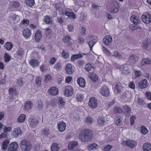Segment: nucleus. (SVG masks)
I'll return each mask as SVG.
<instances>
[{
	"instance_id": "f257e3e1",
	"label": "nucleus",
	"mask_w": 151,
	"mask_h": 151,
	"mask_svg": "<svg viewBox=\"0 0 151 151\" xmlns=\"http://www.w3.org/2000/svg\"><path fill=\"white\" fill-rule=\"evenodd\" d=\"M93 135V132L91 130L89 129L82 130L80 133L79 138L83 142H88L92 140Z\"/></svg>"
},
{
	"instance_id": "f03ea898",
	"label": "nucleus",
	"mask_w": 151,
	"mask_h": 151,
	"mask_svg": "<svg viewBox=\"0 0 151 151\" xmlns=\"http://www.w3.org/2000/svg\"><path fill=\"white\" fill-rule=\"evenodd\" d=\"M20 146L22 151H29L32 147L31 142L26 139L22 140L21 142Z\"/></svg>"
},
{
	"instance_id": "7ed1b4c3",
	"label": "nucleus",
	"mask_w": 151,
	"mask_h": 151,
	"mask_svg": "<svg viewBox=\"0 0 151 151\" xmlns=\"http://www.w3.org/2000/svg\"><path fill=\"white\" fill-rule=\"evenodd\" d=\"M141 18L142 21L146 24H150L151 22V15L149 12L144 13Z\"/></svg>"
},
{
	"instance_id": "20e7f679",
	"label": "nucleus",
	"mask_w": 151,
	"mask_h": 151,
	"mask_svg": "<svg viewBox=\"0 0 151 151\" xmlns=\"http://www.w3.org/2000/svg\"><path fill=\"white\" fill-rule=\"evenodd\" d=\"M138 57L134 54L130 55L128 58V62L130 64H134L138 60Z\"/></svg>"
},
{
	"instance_id": "39448f33",
	"label": "nucleus",
	"mask_w": 151,
	"mask_h": 151,
	"mask_svg": "<svg viewBox=\"0 0 151 151\" xmlns=\"http://www.w3.org/2000/svg\"><path fill=\"white\" fill-rule=\"evenodd\" d=\"M123 144L130 148H133L137 144L135 141L132 140L124 141L122 142Z\"/></svg>"
},
{
	"instance_id": "423d86ee",
	"label": "nucleus",
	"mask_w": 151,
	"mask_h": 151,
	"mask_svg": "<svg viewBox=\"0 0 151 151\" xmlns=\"http://www.w3.org/2000/svg\"><path fill=\"white\" fill-rule=\"evenodd\" d=\"M88 104L92 108H96L98 105L97 99L95 97H91L89 99Z\"/></svg>"
},
{
	"instance_id": "0eeeda50",
	"label": "nucleus",
	"mask_w": 151,
	"mask_h": 151,
	"mask_svg": "<svg viewBox=\"0 0 151 151\" xmlns=\"http://www.w3.org/2000/svg\"><path fill=\"white\" fill-rule=\"evenodd\" d=\"M19 146L16 142L11 143L8 146V151H18Z\"/></svg>"
},
{
	"instance_id": "6e6552de",
	"label": "nucleus",
	"mask_w": 151,
	"mask_h": 151,
	"mask_svg": "<svg viewBox=\"0 0 151 151\" xmlns=\"http://www.w3.org/2000/svg\"><path fill=\"white\" fill-rule=\"evenodd\" d=\"M73 93V91L72 87L70 86H68L65 87L64 91L65 95L67 97L71 96Z\"/></svg>"
},
{
	"instance_id": "1a4fd4ad",
	"label": "nucleus",
	"mask_w": 151,
	"mask_h": 151,
	"mask_svg": "<svg viewBox=\"0 0 151 151\" xmlns=\"http://www.w3.org/2000/svg\"><path fill=\"white\" fill-rule=\"evenodd\" d=\"M100 92L102 96L106 97L108 96L109 94V90L108 87L106 86H104L101 88Z\"/></svg>"
},
{
	"instance_id": "9d476101",
	"label": "nucleus",
	"mask_w": 151,
	"mask_h": 151,
	"mask_svg": "<svg viewBox=\"0 0 151 151\" xmlns=\"http://www.w3.org/2000/svg\"><path fill=\"white\" fill-rule=\"evenodd\" d=\"M119 8V6L118 3L114 1L113 2L110 12L112 13H116L118 12Z\"/></svg>"
},
{
	"instance_id": "9b49d317",
	"label": "nucleus",
	"mask_w": 151,
	"mask_h": 151,
	"mask_svg": "<svg viewBox=\"0 0 151 151\" xmlns=\"http://www.w3.org/2000/svg\"><path fill=\"white\" fill-rule=\"evenodd\" d=\"M29 124L32 127H35L39 123L38 120L36 118H30L29 120Z\"/></svg>"
},
{
	"instance_id": "f8f14e48",
	"label": "nucleus",
	"mask_w": 151,
	"mask_h": 151,
	"mask_svg": "<svg viewBox=\"0 0 151 151\" xmlns=\"http://www.w3.org/2000/svg\"><path fill=\"white\" fill-rule=\"evenodd\" d=\"M112 37L109 35H106L103 39V42L104 44L108 46L110 44L112 41Z\"/></svg>"
},
{
	"instance_id": "ddd939ff",
	"label": "nucleus",
	"mask_w": 151,
	"mask_h": 151,
	"mask_svg": "<svg viewBox=\"0 0 151 151\" xmlns=\"http://www.w3.org/2000/svg\"><path fill=\"white\" fill-rule=\"evenodd\" d=\"M22 131L19 128H15L12 133V134L13 137L16 138L21 134L22 133Z\"/></svg>"
},
{
	"instance_id": "4468645a",
	"label": "nucleus",
	"mask_w": 151,
	"mask_h": 151,
	"mask_svg": "<svg viewBox=\"0 0 151 151\" xmlns=\"http://www.w3.org/2000/svg\"><path fill=\"white\" fill-rule=\"evenodd\" d=\"M138 86L141 89H144L147 87V81L146 79H144L142 81H139L138 83Z\"/></svg>"
},
{
	"instance_id": "2eb2a0df",
	"label": "nucleus",
	"mask_w": 151,
	"mask_h": 151,
	"mask_svg": "<svg viewBox=\"0 0 151 151\" xmlns=\"http://www.w3.org/2000/svg\"><path fill=\"white\" fill-rule=\"evenodd\" d=\"M123 112L124 115L127 116H129L131 112V109L127 105H124L123 106Z\"/></svg>"
},
{
	"instance_id": "dca6fc26",
	"label": "nucleus",
	"mask_w": 151,
	"mask_h": 151,
	"mask_svg": "<svg viewBox=\"0 0 151 151\" xmlns=\"http://www.w3.org/2000/svg\"><path fill=\"white\" fill-rule=\"evenodd\" d=\"M66 124L63 122H60L58 124V127L59 131L62 132L64 131L66 129Z\"/></svg>"
},
{
	"instance_id": "f3484780",
	"label": "nucleus",
	"mask_w": 151,
	"mask_h": 151,
	"mask_svg": "<svg viewBox=\"0 0 151 151\" xmlns=\"http://www.w3.org/2000/svg\"><path fill=\"white\" fill-rule=\"evenodd\" d=\"M77 82L79 86L80 87L84 88L85 86V81L82 77L78 78L77 79Z\"/></svg>"
},
{
	"instance_id": "a211bd4d",
	"label": "nucleus",
	"mask_w": 151,
	"mask_h": 151,
	"mask_svg": "<svg viewBox=\"0 0 151 151\" xmlns=\"http://www.w3.org/2000/svg\"><path fill=\"white\" fill-rule=\"evenodd\" d=\"M66 73L69 75H71L73 72V70L72 69V66L70 64H67L65 67Z\"/></svg>"
},
{
	"instance_id": "6ab92c4d",
	"label": "nucleus",
	"mask_w": 151,
	"mask_h": 151,
	"mask_svg": "<svg viewBox=\"0 0 151 151\" xmlns=\"http://www.w3.org/2000/svg\"><path fill=\"white\" fill-rule=\"evenodd\" d=\"M42 35L41 31L40 30H37L35 34V41L39 42L41 38Z\"/></svg>"
},
{
	"instance_id": "aec40b11",
	"label": "nucleus",
	"mask_w": 151,
	"mask_h": 151,
	"mask_svg": "<svg viewBox=\"0 0 151 151\" xmlns=\"http://www.w3.org/2000/svg\"><path fill=\"white\" fill-rule=\"evenodd\" d=\"M49 93L51 95H55L58 92L57 88L55 87H51L48 90Z\"/></svg>"
},
{
	"instance_id": "412c9836",
	"label": "nucleus",
	"mask_w": 151,
	"mask_h": 151,
	"mask_svg": "<svg viewBox=\"0 0 151 151\" xmlns=\"http://www.w3.org/2000/svg\"><path fill=\"white\" fill-rule=\"evenodd\" d=\"M29 63L32 67H35L39 66L40 62L36 59H32L29 60Z\"/></svg>"
},
{
	"instance_id": "4be33fe9",
	"label": "nucleus",
	"mask_w": 151,
	"mask_h": 151,
	"mask_svg": "<svg viewBox=\"0 0 151 151\" xmlns=\"http://www.w3.org/2000/svg\"><path fill=\"white\" fill-rule=\"evenodd\" d=\"M130 20L132 23L135 25L138 24L140 22L138 18L133 14L130 17Z\"/></svg>"
},
{
	"instance_id": "5701e85b",
	"label": "nucleus",
	"mask_w": 151,
	"mask_h": 151,
	"mask_svg": "<svg viewBox=\"0 0 151 151\" xmlns=\"http://www.w3.org/2000/svg\"><path fill=\"white\" fill-rule=\"evenodd\" d=\"M63 41L65 42L68 43V45H71L72 43L73 40L69 35L65 36L63 40Z\"/></svg>"
},
{
	"instance_id": "b1692460",
	"label": "nucleus",
	"mask_w": 151,
	"mask_h": 151,
	"mask_svg": "<svg viewBox=\"0 0 151 151\" xmlns=\"http://www.w3.org/2000/svg\"><path fill=\"white\" fill-rule=\"evenodd\" d=\"M23 35L24 37L27 38L31 35L30 31L28 28H26L23 31Z\"/></svg>"
},
{
	"instance_id": "393cba45",
	"label": "nucleus",
	"mask_w": 151,
	"mask_h": 151,
	"mask_svg": "<svg viewBox=\"0 0 151 151\" xmlns=\"http://www.w3.org/2000/svg\"><path fill=\"white\" fill-rule=\"evenodd\" d=\"M32 104L31 101H27L24 106V110L25 111H29L31 109Z\"/></svg>"
},
{
	"instance_id": "a878e982",
	"label": "nucleus",
	"mask_w": 151,
	"mask_h": 151,
	"mask_svg": "<svg viewBox=\"0 0 151 151\" xmlns=\"http://www.w3.org/2000/svg\"><path fill=\"white\" fill-rule=\"evenodd\" d=\"M143 150L144 151H151V144L145 143L143 146Z\"/></svg>"
},
{
	"instance_id": "bb28decb",
	"label": "nucleus",
	"mask_w": 151,
	"mask_h": 151,
	"mask_svg": "<svg viewBox=\"0 0 151 151\" xmlns=\"http://www.w3.org/2000/svg\"><path fill=\"white\" fill-rule=\"evenodd\" d=\"M85 69L86 71L91 73L93 72V68L91 64H88L85 65Z\"/></svg>"
},
{
	"instance_id": "cd10ccee",
	"label": "nucleus",
	"mask_w": 151,
	"mask_h": 151,
	"mask_svg": "<svg viewBox=\"0 0 151 151\" xmlns=\"http://www.w3.org/2000/svg\"><path fill=\"white\" fill-rule=\"evenodd\" d=\"M151 43L150 40V39H147L143 42L142 46L144 49H146L149 45Z\"/></svg>"
},
{
	"instance_id": "c85d7f7f",
	"label": "nucleus",
	"mask_w": 151,
	"mask_h": 151,
	"mask_svg": "<svg viewBox=\"0 0 151 151\" xmlns=\"http://www.w3.org/2000/svg\"><path fill=\"white\" fill-rule=\"evenodd\" d=\"M105 121V119L103 117H99L97 119V122L100 126H103L104 125Z\"/></svg>"
},
{
	"instance_id": "c756f323",
	"label": "nucleus",
	"mask_w": 151,
	"mask_h": 151,
	"mask_svg": "<svg viewBox=\"0 0 151 151\" xmlns=\"http://www.w3.org/2000/svg\"><path fill=\"white\" fill-rule=\"evenodd\" d=\"M43 21L47 24H53L52 21L48 16H45L44 19H43Z\"/></svg>"
},
{
	"instance_id": "7c9ffc66",
	"label": "nucleus",
	"mask_w": 151,
	"mask_h": 151,
	"mask_svg": "<svg viewBox=\"0 0 151 151\" xmlns=\"http://www.w3.org/2000/svg\"><path fill=\"white\" fill-rule=\"evenodd\" d=\"M115 88L119 93H121L123 91V87L120 83H116L115 85Z\"/></svg>"
},
{
	"instance_id": "2f4dec72",
	"label": "nucleus",
	"mask_w": 151,
	"mask_h": 151,
	"mask_svg": "<svg viewBox=\"0 0 151 151\" xmlns=\"http://www.w3.org/2000/svg\"><path fill=\"white\" fill-rule=\"evenodd\" d=\"M60 148L56 142L53 143L51 147V151H59Z\"/></svg>"
},
{
	"instance_id": "473e14b6",
	"label": "nucleus",
	"mask_w": 151,
	"mask_h": 151,
	"mask_svg": "<svg viewBox=\"0 0 151 151\" xmlns=\"http://www.w3.org/2000/svg\"><path fill=\"white\" fill-rule=\"evenodd\" d=\"M9 93L10 96L13 97L14 95L18 94L17 90L15 89H13L12 88H10L9 89Z\"/></svg>"
},
{
	"instance_id": "72a5a7b5",
	"label": "nucleus",
	"mask_w": 151,
	"mask_h": 151,
	"mask_svg": "<svg viewBox=\"0 0 151 151\" xmlns=\"http://www.w3.org/2000/svg\"><path fill=\"white\" fill-rule=\"evenodd\" d=\"M13 46V44L11 42H6L4 45V47L7 50H11Z\"/></svg>"
},
{
	"instance_id": "f704fd0d",
	"label": "nucleus",
	"mask_w": 151,
	"mask_h": 151,
	"mask_svg": "<svg viewBox=\"0 0 151 151\" xmlns=\"http://www.w3.org/2000/svg\"><path fill=\"white\" fill-rule=\"evenodd\" d=\"M9 142L8 140H5L2 143V146L1 149L3 150L4 151L6 150L7 146Z\"/></svg>"
},
{
	"instance_id": "c9c22d12",
	"label": "nucleus",
	"mask_w": 151,
	"mask_h": 151,
	"mask_svg": "<svg viewBox=\"0 0 151 151\" xmlns=\"http://www.w3.org/2000/svg\"><path fill=\"white\" fill-rule=\"evenodd\" d=\"M78 145V142L76 141L72 142H70L68 145V148L69 150H72L73 148L77 146Z\"/></svg>"
},
{
	"instance_id": "e433bc0d",
	"label": "nucleus",
	"mask_w": 151,
	"mask_h": 151,
	"mask_svg": "<svg viewBox=\"0 0 151 151\" xmlns=\"http://www.w3.org/2000/svg\"><path fill=\"white\" fill-rule=\"evenodd\" d=\"M83 56V55L80 54H76L73 55L71 57V61H73L82 58Z\"/></svg>"
},
{
	"instance_id": "4c0bfd02",
	"label": "nucleus",
	"mask_w": 151,
	"mask_h": 151,
	"mask_svg": "<svg viewBox=\"0 0 151 151\" xmlns=\"http://www.w3.org/2000/svg\"><path fill=\"white\" fill-rule=\"evenodd\" d=\"M16 52L17 56L21 57L22 56L24 52V50L22 48L19 47L16 51Z\"/></svg>"
},
{
	"instance_id": "58836bf2",
	"label": "nucleus",
	"mask_w": 151,
	"mask_h": 151,
	"mask_svg": "<svg viewBox=\"0 0 151 151\" xmlns=\"http://www.w3.org/2000/svg\"><path fill=\"white\" fill-rule=\"evenodd\" d=\"M65 14L70 19H74L75 18L76 15L73 12H67L65 13Z\"/></svg>"
},
{
	"instance_id": "ea45409f",
	"label": "nucleus",
	"mask_w": 151,
	"mask_h": 151,
	"mask_svg": "<svg viewBox=\"0 0 151 151\" xmlns=\"http://www.w3.org/2000/svg\"><path fill=\"white\" fill-rule=\"evenodd\" d=\"M57 102L59 106H62L65 104V102L61 97H58V99H57Z\"/></svg>"
},
{
	"instance_id": "a19ab883",
	"label": "nucleus",
	"mask_w": 151,
	"mask_h": 151,
	"mask_svg": "<svg viewBox=\"0 0 151 151\" xmlns=\"http://www.w3.org/2000/svg\"><path fill=\"white\" fill-rule=\"evenodd\" d=\"M26 118V115L24 114H21L19 116L17 119V122H23Z\"/></svg>"
},
{
	"instance_id": "79ce46f5",
	"label": "nucleus",
	"mask_w": 151,
	"mask_h": 151,
	"mask_svg": "<svg viewBox=\"0 0 151 151\" xmlns=\"http://www.w3.org/2000/svg\"><path fill=\"white\" fill-rule=\"evenodd\" d=\"M36 106L39 110L42 109L43 107V104H42V101L41 100H38L36 103Z\"/></svg>"
},
{
	"instance_id": "37998d69",
	"label": "nucleus",
	"mask_w": 151,
	"mask_h": 151,
	"mask_svg": "<svg viewBox=\"0 0 151 151\" xmlns=\"http://www.w3.org/2000/svg\"><path fill=\"white\" fill-rule=\"evenodd\" d=\"M45 33L46 36L47 37L50 38L52 35V34L51 33V29L50 28H45Z\"/></svg>"
},
{
	"instance_id": "c03bdc74",
	"label": "nucleus",
	"mask_w": 151,
	"mask_h": 151,
	"mask_svg": "<svg viewBox=\"0 0 151 151\" xmlns=\"http://www.w3.org/2000/svg\"><path fill=\"white\" fill-rule=\"evenodd\" d=\"M102 49L103 52L106 55L108 56H110L111 55V53L109 50L107 49L106 47L102 46Z\"/></svg>"
},
{
	"instance_id": "a18cd8bd",
	"label": "nucleus",
	"mask_w": 151,
	"mask_h": 151,
	"mask_svg": "<svg viewBox=\"0 0 151 151\" xmlns=\"http://www.w3.org/2000/svg\"><path fill=\"white\" fill-rule=\"evenodd\" d=\"M54 68L57 71L61 70L62 69V66L61 63L60 62L57 63L55 64Z\"/></svg>"
},
{
	"instance_id": "49530a36",
	"label": "nucleus",
	"mask_w": 151,
	"mask_h": 151,
	"mask_svg": "<svg viewBox=\"0 0 151 151\" xmlns=\"http://www.w3.org/2000/svg\"><path fill=\"white\" fill-rule=\"evenodd\" d=\"M26 4L30 7L33 6L35 4L34 0H26Z\"/></svg>"
},
{
	"instance_id": "de8ad7c7",
	"label": "nucleus",
	"mask_w": 151,
	"mask_h": 151,
	"mask_svg": "<svg viewBox=\"0 0 151 151\" xmlns=\"http://www.w3.org/2000/svg\"><path fill=\"white\" fill-rule=\"evenodd\" d=\"M113 111L115 113L119 114H120L123 111V110L121 108L116 106L114 107Z\"/></svg>"
},
{
	"instance_id": "09e8293b",
	"label": "nucleus",
	"mask_w": 151,
	"mask_h": 151,
	"mask_svg": "<svg viewBox=\"0 0 151 151\" xmlns=\"http://www.w3.org/2000/svg\"><path fill=\"white\" fill-rule=\"evenodd\" d=\"M113 56L118 59H121L122 58V55L117 51L114 52Z\"/></svg>"
},
{
	"instance_id": "8fccbe9b",
	"label": "nucleus",
	"mask_w": 151,
	"mask_h": 151,
	"mask_svg": "<svg viewBox=\"0 0 151 151\" xmlns=\"http://www.w3.org/2000/svg\"><path fill=\"white\" fill-rule=\"evenodd\" d=\"M96 42L97 40H96L93 39L88 42V44L90 47V50H92V47L94 44L96 43Z\"/></svg>"
},
{
	"instance_id": "3c124183",
	"label": "nucleus",
	"mask_w": 151,
	"mask_h": 151,
	"mask_svg": "<svg viewBox=\"0 0 151 151\" xmlns=\"http://www.w3.org/2000/svg\"><path fill=\"white\" fill-rule=\"evenodd\" d=\"M41 80L42 78L40 76L37 77L35 79V83L39 86H40L41 84Z\"/></svg>"
},
{
	"instance_id": "603ef678",
	"label": "nucleus",
	"mask_w": 151,
	"mask_h": 151,
	"mask_svg": "<svg viewBox=\"0 0 151 151\" xmlns=\"http://www.w3.org/2000/svg\"><path fill=\"white\" fill-rule=\"evenodd\" d=\"M89 77L91 78V80L94 82L96 81L98 79V76L95 74H92Z\"/></svg>"
},
{
	"instance_id": "864d4df0",
	"label": "nucleus",
	"mask_w": 151,
	"mask_h": 151,
	"mask_svg": "<svg viewBox=\"0 0 151 151\" xmlns=\"http://www.w3.org/2000/svg\"><path fill=\"white\" fill-rule=\"evenodd\" d=\"M45 83H48V81H50L52 80V77L49 74L46 75L45 77Z\"/></svg>"
},
{
	"instance_id": "5fc2aeb1",
	"label": "nucleus",
	"mask_w": 151,
	"mask_h": 151,
	"mask_svg": "<svg viewBox=\"0 0 151 151\" xmlns=\"http://www.w3.org/2000/svg\"><path fill=\"white\" fill-rule=\"evenodd\" d=\"M11 57L7 53H5L4 55V61L6 62H8L10 60Z\"/></svg>"
},
{
	"instance_id": "6e6d98bb",
	"label": "nucleus",
	"mask_w": 151,
	"mask_h": 151,
	"mask_svg": "<svg viewBox=\"0 0 151 151\" xmlns=\"http://www.w3.org/2000/svg\"><path fill=\"white\" fill-rule=\"evenodd\" d=\"M56 22L57 23L61 24L64 22V18L62 17H58L57 18Z\"/></svg>"
},
{
	"instance_id": "4d7b16f0",
	"label": "nucleus",
	"mask_w": 151,
	"mask_h": 151,
	"mask_svg": "<svg viewBox=\"0 0 151 151\" xmlns=\"http://www.w3.org/2000/svg\"><path fill=\"white\" fill-rule=\"evenodd\" d=\"M112 147V146L108 145L105 146L103 150L104 151H109Z\"/></svg>"
},
{
	"instance_id": "13d9d810",
	"label": "nucleus",
	"mask_w": 151,
	"mask_h": 151,
	"mask_svg": "<svg viewBox=\"0 0 151 151\" xmlns=\"http://www.w3.org/2000/svg\"><path fill=\"white\" fill-rule=\"evenodd\" d=\"M85 122L87 123L91 124L93 122V119L91 117H87L86 118Z\"/></svg>"
},
{
	"instance_id": "bf43d9fd",
	"label": "nucleus",
	"mask_w": 151,
	"mask_h": 151,
	"mask_svg": "<svg viewBox=\"0 0 151 151\" xmlns=\"http://www.w3.org/2000/svg\"><path fill=\"white\" fill-rule=\"evenodd\" d=\"M44 135L47 136L50 134V131L47 128L43 129L42 131Z\"/></svg>"
},
{
	"instance_id": "052dcab7",
	"label": "nucleus",
	"mask_w": 151,
	"mask_h": 151,
	"mask_svg": "<svg viewBox=\"0 0 151 151\" xmlns=\"http://www.w3.org/2000/svg\"><path fill=\"white\" fill-rule=\"evenodd\" d=\"M141 132L143 134H145L147 133L148 132V130L147 128L145 127L144 126H142L141 127Z\"/></svg>"
},
{
	"instance_id": "680f3d73",
	"label": "nucleus",
	"mask_w": 151,
	"mask_h": 151,
	"mask_svg": "<svg viewBox=\"0 0 151 151\" xmlns=\"http://www.w3.org/2000/svg\"><path fill=\"white\" fill-rule=\"evenodd\" d=\"M136 117L134 115L132 116L130 118V121L131 122L130 125H133L134 124V120L136 119Z\"/></svg>"
},
{
	"instance_id": "e2e57ef3",
	"label": "nucleus",
	"mask_w": 151,
	"mask_h": 151,
	"mask_svg": "<svg viewBox=\"0 0 151 151\" xmlns=\"http://www.w3.org/2000/svg\"><path fill=\"white\" fill-rule=\"evenodd\" d=\"M78 43L81 45L83 44L85 42L84 39L81 37H78Z\"/></svg>"
},
{
	"instance_id": "0e129e2a",
	"label": "nucleus",
	"mask_w": 151,
	"mask_h": 151,
	"mask_svg": "<svg viewBox=\"0 0 151 151\" xmlns=\"http://www.w3.org/2000/svg\"><path fill=\"white\" fill-rule=\"evenodd\" d=\"M83 98V96L81 94H78L77 95V99L78 101H82Z\"/></svg>"
},
{
	"instance_id": "69168bd1",
	"label": "nucleus",
	"mask_w": 151,
	"mask_h": 151,
	"mask_svg": "<svg viewBox=\"0 0 151 151\" xmlns=\"http://www.w3.org/2000/svg\"><path fill=\"white\" fill-rule=\"evenodd\" d=\"M135 77L137 78L142 75V73L140 70H136L135 72Z\"/></svg>"
},
{
	"instance_id": "338daca9",
	"label": "nucleus",
	"mask_w": 151,
	"mask_h": 151,
	"mask_svg": "<svg viewBox=\"0 0 151 151\" xmlns=\"http://www.w3.org/2000/svg\"><path fill=\"white\" fill-rule=\"evenodd\" d=\"M67 28L70 32H73V25H68Z\"/></svg>"
},
{
	"instance_id": "774afa93",
	"label": "nucleus",
	"mask_w": 151,
	"mask_h": 151,
	"mask_svg": "<svg viewBox=\"0 0 151 151\" xmlns=\"http://www.w3.org/2000/svg\"><path fill=\"white\" fill-rule=\"evenodd\" d=\"M17 83L19 85V86H20V87L22 86L23 84V81L22 80V79H18L17 80Z\"/></svg>"
}]
</instances>
